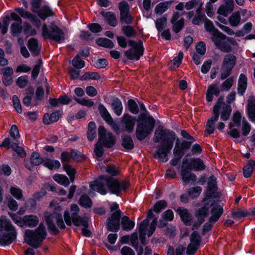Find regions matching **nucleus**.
<instances>
[{
  "mask_svg": "<svg viewBox=\"0 0 255 255\" xmlns=\"http://www.w3.org/2000/svg\"><path fill=\"white\" fill-rule=\"evenodd\" d=\"M176 140L175 147L173 150L174 156L182 157L185 152L191 148L192 141L182 140L180 142L176 134L172 130L168 128H157L156 129L153 136V141L155 143L160 142L155 152V157L162 162H167L168 159V154L173 148L174 142Z\"/></svg>",
  "mask_w": 255,
  "mask_h": 255,
  "instance_id": "f257e3e1",
  "label": "nucleus"
},
{
  "mask_svg": "<svg viewBox=\"0 0 255 255\" xmlns=\"http://www.w3.org/2000/svg\"><path fill=\"white\" fill-rule=\"evenodd\" d=\"M137 126L135 136L138 141L143 140L148 135L151 134L155 126V120L151 116H148L145 113H141L138 116H132L128 114H124L121 123L124 125L125 130L128 133L133 131L135 122Z\"/></svg>",
  "mask_w": 255,
  "mask_h": 255,
  "instance_id": "f03ea898",
  "label": "nucleus"
},
{
  "mask_svg": "<svg viewBox=\"0 0 255 255\" xmlns=\"http://www.w3.org/2000/svg\"><path fill=\"white\" fill-rule=\"evenodd\" d=\"M130 183L126 180H120L108 175H102L99 176L89 185L90 189L97 191L102 195H105L108 193L106 188L111 194L120 196L122 192H126L130 187Z\"/></svg>",
  "mask_w": 255,
  "mask_h": 255,
  "instance_id": "7ed1b4c3",
  "label": "nucleus"
},
{
  "mask_svg": "<svg viewBox=\"0 0 255 255\" xmlns=\"http://www.w3.org/2000/svg\"><path fill=\"white\" fill-rule=\"evenodd\" d=\"M204 27L206 31L212 35V40L218 48L222 52L229 53L232 50L230 43L234 45L236 43L233 38L227 37L216 28L212 21L206 18Z\"/></svg>",
  "mask_w": 255,
  "mask_h": 255,
  "instance_id": "20e7f679",
  "label": "nucleus"
},
{
  "mask_svg": "<svg viewBox=\"0 0 255 255\" xmlns=\"http://www.w3.org/2000/svg\"><path fill=\"white\" fill-rule=\"evenodd\" d=\"M17 231L11 222L5 218H0V245L5 247L16 240Z\"/></svg>",
  "mask_w": 255,
  "mask_h": 255,
  "instance_id": "39448f33",
  "label": "nucleus"
},
{
  "mask_svg": "<svg viewBox=\"0 0 255 255\" xmlns=\"http://www.w3.org/2000/svg\"><path fill=\"white\" fill-rule=\"evenodd\" d=\"M206 168L203 161L199 158H193L188 166H182L181 175L183 182L188 184L190 181L195 182L197 177L196 174L192 173V170L195 171H203Z\"/></svg>",
  "mask_w": 255,
  "mask_h": 255,
  "instance_id": "423d86ee",
  "label": "nucleus"
},
{
  "mask_svg": "<svg viewBox=\"0 0 255 255\" xmlns=\"http://www.w3.org/2000/svg\"><path fill=\"white\" fill-rule=\"evenodd\" d=\"M42 36L45 39H49L58 43H61L65 40L63 30L53 22L48 26L45 23L43 24Z\"/></svg>",
  "mask_w": 255,
  "mask_h": 255,
  "instance_id": "0eeeda50",
  "label": "nucleus"
},
{
  "mask_svg": "<svg viewBox=\"0 0 255 255\" xmlns=\"http://www.w3.org/2000/svg\"><path fill=\"white\" fill-rule=\"evenodd\" d=\"M128 45L131 47L124 52V56L127 59H123V62L126 63L127 60L138 61L144 54V48L143 42L139 40L138 42L132 40L128 41Z\"/></svg>",
  "mask_w": 255,
  "mask_h": 255,
  "instance_id": "6e6552de",
  "label": "nucleus"
},
{
  "mask_svg": "<svg viewBox=\"0 0 255 255\" xmlns=\"http://www.w3.org/2000/svg\"><path fill=\"white\" fill-rule=\"evenodd\" d=\"M47 235V233L39 231H35L26 229L24 234V240L25 242L33 249H37L39 247L40 243L44 241Z\"/></svg>",
  "mask_w": 255,
  "mask_h": 255,
  "instance_id": "1a4fd4ad",
  "label": "nucleus"
},
{
  "mask_svg": "<svg viewBox=\"0 0 255 255\" xmlns=\"http://www.w3.org/2000/svg\"><path fill=\"white\" fill-rule=\"evenodd\" d=\"M98 143L102 144L106 148H111L116 144L117 138L111 132L107 130L103 126H100L98 128Z\"/></svg>",
  "mask_w": 255,
  "mask_h": 255,
  "instance_id": "9d476101",
  "label": "nucleus"
},
{
  "mask_svg": "<svg viewBox=\"0 0 255 255\" xmlns=\"http://www.w3.org/2000/svg\"><path fill=\"white\" fill-rule=\"evenodd\" d=\"M121 216L118 213H112L106 221L105 225L107 230L113 233L118 232L121 228Z\"/></svg>",
  "mask_w": 255,
  "mask_h": 255,
  "instance_id": "9b49d317",
  "label": "nucleus"
},
{
  "mask_svg": "<svg viewBox=\"0 0 255 255\" xmlns=\"http://www.w3.org/2000/svg\"><path fill=\"white\" fill-rule=\"evenodd\" d=\"M218 189L217 179L215 176L212 175L208 178L207 191L205 193V197L203 199V202H205L208 199L218 197Z\"/></svg>",
  "mask_w": 255,
  "mask_h": 255,
  "instance_id": "f8f14e48",
  "label": "nucleus"
},
{
  "mask_svg": "<svg viewBox=\"0 0 255 255\" xmlns=\"http://www.w3.org/2000/svg\"><path fill=\"white\" fill-rule=\"evenodd\" d=\"M44 217L49 232L53 235H58L60 231L53 222V214L48 211H45L44 213Z\"/></svg>",
  "mask_w": 255,
  "mask_h": 255,
  "instance_id": "ddd939ff",
  "label": "nucleus"
},
{
  "mask_svg": "<svg viewBox=\"0 0 255 255\" xmlns=\"http://www.w3.org/2000/svg\"><path fill=\"white\" fill-rule=\"evenodd\" d=\"M176 212L179 215L181 220L186 226H189L191 225L193 222L192 216L188 209L184 207H178Z\"/></svg>",
  "mask_w": 255,
  "mask_h": 255,
  "instance_id": "4468645a",
  "label": "nucleus"
},
{
  "mask_svg": "<svg viewBox=\"0 0 255 255\" xmlns=\"http://www.w3.org/2000/svg\"><path fill=\"white\" fill-rule=\"evenodd\" d=\"M224 4H221L218 10L217 13L221 15L226 17L228 14L231 13L234 9V0H223Z\"/></svg>",
  "mask_w": 255,
  "mask_h": 255,
  "instance_id": "2eb2a0df",
  "label": "nucleus"
},
{
  "mask_svg": "<svg viewBox=\"0 0 255 255\" xmlns=\"http://www.w3.org/2000/svg\"><path fill=\"white\" fill-rule=\"evenodd\" d=\"M231 215L232 218L236 220L249 216H255V208H249L246 210L239 208L237 211L232 212Z\"/></svg>",
  "mask_w": 255,
  "mask_h": 255,
  "instance_id": "dca6fc26",
  "label": "nucleus"
},
{
  "mask_svg": "<svg viewBox=\"0 0 255 255\" xmlns=\"http://www.w3.org/2000/svg\"><path fill=\"white\" fill-rule=\"evenodd\" d=\"M22 228L36 227L39 222V219L37 216L33 214L26 215L23 216Z\"/></svg>",
  "mask_w": 255,
  "mask_h": 255,
  "instance_id": "f3484780",
  "label": "nucleus"
},
{
  "mask_svg": "<svg viewBox=\"0 0 255 255\" xmlns=\"http://www.w3.org/2000/svg\"><path fill=\"white\" fill-rule=\"evenodd\" d=\"M61 114L59 110L53 111L50 115L46 113L43 115V123L46 125H49L57 122L60 119Z\"/></svg>",
  "mask_w": 255,
  "mask_h": 255,
  "instance_id": "a211bd4d",
  "label": "nucleus"
},
{
  "mask_svg": "<svg viewBox=\"0 0 255 255\" xmlns=\"http://www.w3.org/2000/svg\"><path fill=\"white\" fill-rule=\"evenodd\" d=\"M237 63V58L233 54H228L224 58L222 67L233 70Z\"/></svg>",
  "mask_w": 255,
  "mask_h": 255,
  "instance_id": "6ab92c4d",
  "label": "nucleus"
},
{
  "mask_svg": "<svg viewBox=\"0 0 255 255\" xmlns=\"http://www.w3.org/2000/svg\"><path fill=\"white\" fill-rule=\"evenodd\" d=\"M248 86V78L247 76L244 74H241L238 82L237 92L239 96H243L247 89Z\"/></svg>",
  "mask_w": 255,
  "mask_h": 255,
  "instance_id": "aec40b11",
  "label": "nucleus"
},
{
  "mask_svg": "<svg viewBox=\"0 0 255 255\" xmlns=\"http://www.w3.org/2000/svg\"><path fill=\"white\" fill-rule=\"evenodd\" d=\"M220 90L216 84L209 85L206 94V99L207 102H211L213 100V96H219Z\"/></svg>",
  "mask_w": 255,
  "mask_h": 255,
  "instance_id": "412c9836",
  "label": "nucleus"
},
{
  "mask_svg": "<svg viewBox=\"0 0 255 255\" xmlns=\"http://www.w3.org/2000/svg\"><path fill=\"white\" fill-rule=\"evenodd\" d=\"M111 102L112 110L115 114L118 116L121 115L123 107L121 100L117 97H112Z\"/></svg>",
  "mask_w": 255,
  "mask_h": 255,
  "instance_id": "4be33fe9",
  "label": "nucleus"
},
{
  "mask_svg": "<svg viewBox=\"0 0 255 255\" xmlns=\"http://www.w3.org/2000/svg\"><path fill=\"white\" fill-rule=\"evenodd\" d=\"M72 223H73L75 226H83L84 227H89L87 220L84 217H81L78 213H72Z\"/></svg>",
  "mask_w": 255,
  "mask_h": 255,
  "instance_id": "5701e85b",
  "label": "nucleus"
},
{
  "mask_svg": "<svg viewBox=\"0 0 255 255\" xmlns=\"http://www.w3.org/2000/svg\"><path fill=\"white\" fill-rule=\"evenodd\" d=\"M121 145L128 150L132 149L134 148V144L130 135L122 134L121 135Z\"/></svg>",
  "mask_w": 255,
  "mask_h": 255,
  "instance_id": "b1692460",
  "label": "nucleus"
},
{
  "mask_svg": "<svg viewBox=\"0 0 255 255\" xmlns=\"http://www.w3.org/2000/svg\"><path fill=\"white\" fill-rule=\"evenodd\" d=\"M27 47L34 56H38L40 52V47H38V43L37 39L31 38L28 40Z\"/></svg>",
  "mask_w": 255,
  "mask_h": 255,
  "instance_id": "393cba45",
  "label": "nucleus"
},
{
  "mask_svg": "<svg viewBox=\"0 0 255 255\" xmlns=\"http://www.w3.org/2000/svg\"><path fill=\"white\" fill-rule=\"evenodd\" d=\"M213 116L208 120L206 123V130L209 135L214 133L215 123L218 121L220 116L215 113H213Z\"/></svg>",
  "mask_w": 255,
  "mask_h": 255,
  "instance_id": "a878e982",
  "label": "nucleus"
},
{
  "mask_svg": "<svg viewBox=\"0 0 255 255\" xmlns=\"http://www.w3.org/2000/svg\"><path fill=\"white\" fill-rule=\"evenodd\" d=\"M102 15L104 17L107 23L113 27H115L118 24V21L116 18V14L113 12L104 11L101 12Z\"/></svg>",
  "mask_w": 255,
  "mask_h": 255,
  "instance_id": "bb28decb",
  "label": "nucleus"
},
{
  "mask_svg": "<svg viewBox=\"0 0 255 255\" xmlns=\"http://www.w3.org/2000/svg\"><path fill=\"white\" fill-rule=\"evenodd\" d=\"M255 168V160L250 159L243 168L244 177L248 178L252 176L254 169Z\"/></svg>",
  "mask_w": 255,
  "mask_h": 255,
  "instance_id": "cd10ccee",
  "label": "nucleus"
},
{
  "mask_svg": "<svg viewBox=\"0 0 255 255\" xmlns=\"http://www.w3.org/2000/svg\"><path fill=\"white\" fill-rule=\"evenodd\" d=\"M38 17L43 20H45L47 17L53 15V12L49 6H43L41 8L36 10Z\"/></svg>",
  "mask_w": 255,
  "mask_h": 255,
  "instance_id": "c85d7f7f",
  "label": "nucleus"
},
{
  "mask_svg": "<svg viewBox=\"0 0 255 255\" xmlns=\"http://www.w3.org/2000/svg\"><path fill=\"white\" fill-rule=\"evenodd\" d=\"M121 224L123 230L127 232L131 231L135 226L134 222L127 216H124L121 218Z\"/></svg>",
  "mask_w": 255,
  "mask_h": 255,
  "instance_id": "c756f323",
  "label": "nucleus"
},
{
  "mask_svg": "<svg viewBox=\"0 0 255 255\" xmlns=\"http://www.w3.org/2000/svg\"><path fill=\"white\" fill-rule=\"evenodd\" d=\"M98 109L101 117L107 124L113 122L112 116L103 104H99Z\"/></svg>",
  "mask_w": 255,
  "mask_h": 255,
  "instance_id": "7c9ffc66",
  "label": "nucleus"
},
{
  "mask_svg": "<svg viewBox=\"0 0 255 255\" xmlns=\"http://www.w3.org/2000/svg\"><path fill=\"white\" fill-rule=\"evenodd\" d=\"M183 58V53L181 51H180L178 53L177 56L174 57L172 60H171L170 62L168 63L169 68L171 70L173 71L176 68L179 67L182 63Z\"/></svg>",
  "mask_w": 255,
  "mask_h": 255,
  "instance_id": "2f4dec72",
  "label": "nucleus"
},
{
  "mask_svg": "<svg viewBox=\"0 0 255 255\" xmlns=\"http://www.w3.org/2000/svg\"><path fill=\"white\" fill-rule=\"evenodd\" d=\"M232 120L233 123H229L228 125L229 128H239L241 127L242 123V115L239 111H236L234 113Z\"/></svg>",
  "mask_w": 255,
  "mask_h": 255,
  "instance_id": "473e14b6",
  "label": "nucleus"
},
{
  "mask_svg": "<svg viewBox=\"0 0 255 255\" xmlns=\"http://www.w3.org/2000/svg\"><path fill=\"white\" fill-rule=\"evenodd\" d=\"M87 137L89 141H92L96 136V125L94 122H90L88 125Z\"/></svg>",
  "mask_w": 255,
  "mask_h": 255,
  "instance_id": "72a5a7b5",
  "label": "nucleus"
},
{
  "mask_svg": "<svg viewBox=\"0 0 255 255\" xmlns=\"http://www.w3.org/2000/svg\"><path fill=\"white\" fill-rule=\"evenodd\" d=\"M247 111L251 121H255V99L248 100Z\"/></svg>",
  "mask_w": 255,
  "mask_h": 255,
  "instance_id": "f704fd0d",
  "label": "nucleus"
},
{
  "mask_svg": "<svg viewBox=\"0 0 255 255\" xmlns=\"http://www.w3.org/2000/svg\"><path fill=\"white\" fill-rule=\"evenodd\" d=\"M208 208L205 207H200L196 210L195 216L197 219L205 221V219L209 216Z\"/></svg>",
  "mask_w": 255,
  "mask_h": 255,
  "instance_id": "c9c22d12",
  "label": "nucleus"
},
{
  "mask_svg": "<svg viewBox=\"0 0 255 255\" xmlns=\"http://www.w3.org/2000/svg\"><path fill=\"white\" fill-rule=\"evenodd\" d=\"M101 78L100 74L98 72H86L80 76V80L87 81L89 80H98Z\"/></svg>",
  "mask_w": 255,
  "mask_h": 255,
  "instance_id": "e433bc0d",
  "label": "nucleus"
},
{
  "mask_svg": "<svg viewBox=\"0 0 255 255\" xmlns=\"http://www.w3.org/2000/svg\"><path fill=\"white\" fill-rule=\"evenodd\" d=\"M79 205L83 208L88 209L92 207L93 201L90 197L87 194H83L79 200Z\"/></svg>",
  "mask_w": 255,
  "mask_h": 255,
  "instance_id": "4c0bfd02",
  "label": "nucleus"
},
{
  "mask_svg": "<svg viewBox=\"0 0 255 255\" xmlns=\"http://www.w3.org/2000/svg\"><path fill=\"white\" fill-rule=\"evenodd\" d=\"M42 164L44 166L48 168L50 170H53L54 168H59L61 166V164L58 160H51L48 158L44 159V161Z\"/></svg>",
  "mask_w": 255,
  "mask_h": 255,
  "instance_id": "58836bf2",
  "label": "nucleus"
},
{
  "mask_svg": "<svg viewBox=\"0 0 255 255\" xmlns=\"http://www.w3.org/2000/svg\"><path fill=\"white\" fill-rule=\"evenodd\" d=\"M96 43L98 45L105 48H113L115 46L114 42L107 38H98L96 39Z\"/></svg>",
  "mask_w": 255,
  "mask_h": 255,
  "instance_id": "ea45409f",
  "label": "nucleus"
},
{
  "mask_svg": "<svg viewBox=\"0 0 255 255\" xmlns=\"http://www.w3.org/2000/svg\"><path fill=\"white\" fill-rule=\"evenodd\" d=\"M126 107L131 114L136 115L139 113L138 106L135 101L132 99L128 100Z\"/></svg>",
  "mask_w": 255,
  "mask_h": 255,
  "instance_id": "a19ab883",
  "label": "nucleus"
},
{
  "mask_svg": "<svg viewBox=\"0 0 255 255\" xmlns=\"http://www.w3.org/2000/svg\"><path fill=\"white\" fill-rule=\"evenodd\" d=\"M53 179L57 183L65 187H67L70 184L68 178L62 174H55L53 176Z\"/></svg>",
  "mask_w": 255,
  "mask_h": 255,
  "instance_id": "79ce46f5",
  "label": "nucleus"
},
{
  "mask_svg": "<svg viewBox=\"0 0 255 255\" xmlns=\"http://www.w3.org/2000/svg\"><path fill=\"white\" fill-rule=\"evenodd\" d=\"M167 19L165 15L157 18L155 21V27L158 32H162L167 26Z\"/></svg>",
  "mask_w": 255,
  "mask_h": 255,
  "instance_id": "37998d69",
  "label": "nucleus"
},
{
  "mask_svg": "<svg viewBox=\"0 0 255 255\" xmlns=\"http://www.w3.org/2000/svg\"><path fill=\"white\" fill-rule=\"evenodd\" d=\"M232 109L231 105H225L222 107V111H220V118L223 121H227L230 119Z\"/></svg>",
  "mask_w": 255,
  "mask_h": 255,
  "instance_id": "c03bdc74",
  "label": "nucleus"
},
{
  "mask_svg": "<svg viewBox=\"0 0 255 255\" xmlns=\"http://www.w3.org/2000/svg\"><path fill=\"white\" fill-rule=\"evenodd\" d=\"M10 194L18 200H24L23 191L17 186H11L9 189Z\"/></svg>",
  "mask_w": 255,
  "mask_h": 255,
  "instance_id": "a18cd8bd",
  "label": "nucleus"
},
{
  "mask_svg": "<svg viewBox=\"0 0 255 255\" xmlns=\"http://www.w3.org/2000/svg\"><path fill=\"white\" fill-rule=\"evenodd\" d=\"M122 31L124 34L128 38L134 37L137 33L133 26L129 24L123 26L122 28Z\"/></svg>",
  "mask_w": 255,
  "mask_h": 255,
  "instance_id": "49530a36",
  "label": "nucleus"
},
{
  "mask_svg": "<svg viewBox=\"0 0 255 255\" xmlns=\"http://www.w3.org/2000/svg\"><path fill=\"white\" fill-rule=\"evenodd\" d=\"M168 204L165 200H160L157 201L153 206L154 212L156 214L160 213L167 207Z\"/></svg>",
  "mask_w": 255,
  "mask_h": 255,
  "instance_id": "de8ad7c7",
  "label": "nucleus"
},
{
  "mask_svg": "<svg viewBox=\"0 0 255 255\" xmlns=\"http://www.w3.org/2000/svg\"><path fill=\"white\" fill-rule=\"evenodd\" d=\"M71 158L77 162H81L85 160V158L84 154L76 149H72L70 151Z\"/></svg>",
  "mask_w": 255,
  "mask_h": 255,
  "instance_id": "09e8293b",
  "label": "nucleus"
},
{
  "mask_svg": "<svg viewBox=\"0 0 255 255\" xmlns=\"http://www.w3.org/2000/svg\"><path fill=\"white\" fill-rule=\"evenodd\" d=\"M30 160L34 166H38L43 163L44 158L40 156L38 152L33 151L30 156Z\"/></svg>",
  "mask_w": 255,
  "mask_h": 255,
  "instance_id": "8fccbe9b",
  "label": "nucleus"
},
{
  "mask_svg": "<svg viewBox=\"0 0 255 255\" xmlns=\"http://www.w3.org/2000/svg\"><path fill=\"white\" fill-rule=\"evenodd\" d=\"M229 22L232 26H237L241 21V14L239 11L232 13L229 19Z\"/></svg>",
  "mask_w": 255,
  "mask_h": 255,
  "instance_id": "3c124183",
  "label": "nucleus"
},
{
  "mask_svg": "<svg viewBox=\"0 0 255 255\" xmlns=\"http://www.w3.org/2000/svg\"><path fill=\"white\" fill-rule=\"evenodd\" d=\"M234 84L233 77H230L224 81L220 86L221 91H228L230 90Z\"/></svg>",
  "mask_w": 255,
  "mask_h": 255,
  "instance_id": "603ef678",
  "label": "nucleus"
},
{
  "mask_svg": "<svg viewBox=\"0 0 255 255\" xmlns=\"http://www.w3.org/2000/svg\"><path fill=\"white\" fill-rule=\"evenodd\" d=\"M72 65L78 69H82L85 66L84 61L81 59L79 54H77L72 61Z\"/></svg>",
  "mask_w": 255,
  "mask_h": 255,
  "instance_id": "864d4df0",
  "label": "nucleus"
},
{
  "mask_svg": "<svg viewBox=\"0 0 255 255\" xmlns=\"http://www.w3.org/2000/svg\"><path fill=\"white\" fill-rule=\"evenodd\" d=\"M133 17L129 11L120 13V21L122 23L130 24L132 23Z\"/></svg>",
  "mask_w": 255,
  "mask_h": 255,
  "instance_id": "5fc2aeb1",
  "label": "nucleus"
},
{
  "mask_svg": "<svg viewBox=\"0 0 255 255\" xmlns=\"http://www.w3.org/2000/svg\"><path fill=\"white\" fill-rule=\"evenodd\" d=\"M190 241L191 242L190 244L199 247L201 241V237L197 231H194L192 232L190 238Z\"/></svg>",
  "mask_w": 255,
  "mask_h": 255,
  "instance_id": "6e6d98bb",
  "label": "nucleus"
},
{
  "mask_svg": "<svg viewBox=\"0 0 255 255\" xmlns=\"http://www.w3.org/2000/svg\"><path fill=\"white\" fill-rule=\"evenodd\" d=\"M171 24H172L173 31L174 32L178 33L184 27L185 24V20L183 18H181L177 21L173 22V23Z\"/></svg>",
  "mask_w": 255,
  "mask_h": 255,
  "instance_id": "4d7b16f0",
  "label": "nucleus"
},
{
  "mask_svg": "<svg viewBox=\"0 0 255 255\" xmlns=\"http://www.w3.org/2000/svg\"><path fill=\"white\" fill-rule=\"evenodd\" d=\"M168 1L161 2L157 4L154 9L155 12L156 14H162L168 9Z\"/></svg>",
  "mask_w": 255,
  "mask_h": 255,
  "instance_id": "13d9d810",
  "label": "nucleus"
},
{
  "mask_svg": "<svg viewBox=\"0 0 255 255\" xmlns=\"http://www.w3.org/2000/svg\"><path fill=\"white\" fill-rule=\"evenodd\" d=\"M251 129V127L250 123L246 120L244 117L242 122V135L247 136L250 133Z\"/></svg>",
  "mask_w": 255,
  "mask_h": 255,
  "instance_id": "bf43d9fd",
  "label": "nucleus"
},
{
  "mask_svg": "<svg viewBox=\"0 0 255 255\" xmlns=\"http://www.w3.org/2000/svg\"><path fill=\"white\" fill-rule=\"evenodd\" d=\"M42 64V60L39 59L37 64H36L33 68L31 72V77L33 80L36 79L39 73L40 67Z\"/></svg>",
  "mask_w": 255,
  "mask_h": 255,
  "instance_id": "052dcab7",
  "label": "nucleus"
},
{
  "mask_svg": "<svg viewBox=\"0 0 255 255\" xmlns=\"http://www.w3.org/2000/svg\"><path fill=\"white\" fill-rule=\"evenodd\" d=\"M7 205L8 209L11 211H15L18 209V203L13 197L11 196L7 197Z\"/></svg>",
  "mask_w": 255,
  "mask_h": 255,
  "instance_id": "680f3d73",
  "label": "nucleus"
},
{
  "mask_svg": "<svg viewBox=\"0 0 255 255\" xmlns=\"http://www.w3.org/2000/svg\"><path fill=\"white\" fill-rule=\"evenodd\" d=\"M106 171L111 175L110 177H113L118 176L119 173L116 165L114 164L108 165L106 168Z\"/></svg>",
  "mask_w": 255,
  "mask_h": 255,
  "instance_id": "e2e57ef3",
  "label": "nucleus"
},
{
  "mask_svg": "<svg viewBox=\"0 0 255 255\" xmlns=\"http://www.w3.org/2000/svg\"><path fill=\"white\" fill-rule=\"evenodd\" d=\"M55 220L57 226L61 230H64L66 228L63 216L60 213H55Z\"/></svg>",
  "mask_w": 255,
  "mask_h": 255,
  "instance_id": "0e129e2a",
  "label": "nucleus"
},
{
  "mask_svg": "<svg viewBox=\"0 0 255 255\" xmlns=\"http://www.w3.org/2000/svg\"><path fill=\"white\" fill-rule=\"evenodd\" d=\"M73 99L77 103H79L82 106L91 107L94 105V102L90 99H86V98L80 99L75 96Z\"/></svg>",
  "mask_w": 255,
  "mask_h": 255,
  "instance_id": "69168bd1",
  "label": "nucleus"
},
{
  "mask_svg": "<svg viewBox=\"0 0 255 255\" xmlns=\"http://www.w3.org/2000/svg\"><path fill=\"white\" fill-rule=\"evenodd\" d=\"M12 104L13 106L18 114L22 113V107L20 100L17 95H13L12 96Z\"/></svg>",
  "mask_w": 255,
  "mask_h": 255,
  "instance_id": "338daca9",
  "label": "nucleus"
},
{
  "mask_svg": "<svg viewBox=\"0 0 255 255\" xmlns=\"http://www.w3.org/2000/svg\"><path fill=\"white\" fill-rule=\"evenodd\" d=\"M87 27L92 33H97L103 30L102 26L98 23H91L87 25Z\"/></svg>",
  "mask_w": 255,
  "mask_h": 255,
  "instance_id": "774afa93",
  "label": "nucleus"
}]
</instances>
